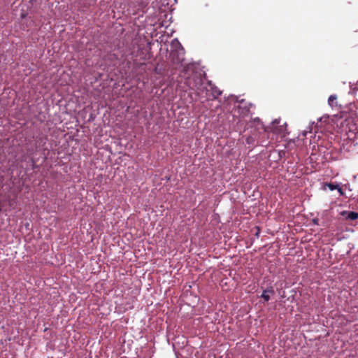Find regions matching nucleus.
I'll use <instances>...</instances> for the list:
<instances>
[{"label": "nucleus", "mask_w": 358, "mask_h": 358, "mask_svg": "<svg viewBox=\"0 0 358 358\" xmlns=\"http://www.w3.org/2000/svg\"><path fill=\"white\" fill-rule=\"evenodd\" d=\"M205 76L201 73H193L186 80L189 87L194 90L197 94H201L206 89L204 86Z\"/></svg>", "instance_id": "obj_1"}, {"label": "nucleus", "mask_w": 358, "mask_h": 358, "mask_svg": "<svg viewBox=\"0 0 358 358\" xmlns=\"http://www.w3.org/2000/svg\"><path fill=\"white\" fill-rule=\"evenodd\" d=\"M253 105L251 103L245 102L243 100L241 101L240 105L238 106V109L240 110V114L243 116L248 115L250 108Z\"/></svg>", "instance_id": "obj_2"}, {"label": "nucleus", "mask_w": 358, "mask_h": 358, "mask_svg": "<svg viewBox=\"0 0 358 358\" xmlns=\"http://www.w3.org/2000/svg\"><path fill=\"white\" fill-rule=\"evenodd\" d=\"M341 215L346 220L353 221L358 219V213L354 211L343 210Z\"/></svg>", "instance_id": "obj_3"}, {"label": "nucleus", "mask_w": 358, "mask_h": 358, "mask_svg": "<svg viewBox=\"0 0 358 358\" xmlns=\"http://www.w3.org/2000/svg\"><path fill=\"white\" fill-rule=\"evenodd\" d=\"M269 294H274V289L272 287L268 288L267 289L264 290L263 293L261 295V297L264 299L265 301H268L270 300V296Z\"/></svg>", "instance_id": "obj_4"}, {"label": "nucleus", "mask_w": 358, "mask_h": 358, "mask_svg": "<svg viewBox=\"0 0 358 358\" xmlns=\"http://www.w3.org/2000/svg\"><path fill=\"white\" fill-rule=\"evenodd\" d=\"M337 96L335 94L331 95L328 99V103L329 105L333 108L337 106Z\"/></svg>", "instance_id": "obj_5"}, {"label": "nucleus", "mask_w": 358, "mask_h": 358, "mask_svg": "<svg viewBox=\"0 0 358 358\" xmlns=\"http://www.w3.org/2000/svg\"><path fill=\"white\" fill-rule=\"evenodd\" d=\"M338 185H338V184H334V183H331V182H329V183L327 182L324 184V186L328 187L329 189L331 191L337 189V188H338Z\"/></svg>", "instance_id": "obj_6"}, {"label": "nucleus", "mask_w": 358, "mask_h": 358, "mask_svg": "<svg viewBox=\"0 0 358 358\" xmlns=\"http://www.w3.org/2000/svg\"><path fill=\"white\" fill-rule=\"evenodd\" d=\"M337 190L338 191L340 195H343V191L339 185H338V188H337Z\"/></svg>", "instance_id": "obj_7"}, {"label": "nucleus", "mask_w": 358, "mask_h": 358, "mask_svg": "<svg viewBox=\"0 0 358 358\" xmlns=\"http://www.w3.org/2000/svg\"><path fill=\"white\" fill-rule=\"evenodd\" d=\"M257 229H258V230H257V232L256 233V234H255V235H256L257 236H259V234L260 230H259V228H257Z\"/></svg>", "instance_id": "obj_8"}, {"label": "nucleus", "mask_w": 358, "mask_h": 358, "mask_svg": "<svg viewBox=\"0 0 358 358\" xmlns=\"http://www.w3.org/2000/svg\"><path fill=\"white\" fill-rule=\"evenodd\" d=\"M250 142H251L250 138H247V143H249Z\"/></svg>", "instance_id": "obj_9"}, {"label": "nucleus", "mask_w": 358, "mask_h": 358, "mask_svg": "<svg viewBox=\"0 0 358 358\" xmlns=\"http://www.w3.org/2000/svg\"><path fill=\"white\" fill-rule=\"evenodd\" d=\"M250 142H251L250 138H247V143H249Z\"/></svg>", "instance_id": "obj_10"}]
</instances>
